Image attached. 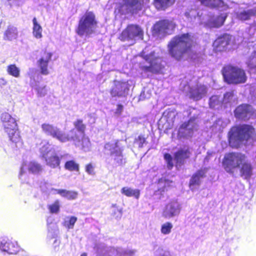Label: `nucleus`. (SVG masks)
Segmentation results:
<instances>
[{
  "mask_svg": "<svg viewBox=\"0 0 256 256\" xmlns=\"http://www.w3.org/2000/svg\"><path fill=\"white\" fill-rule=\"evenodd\" d=\"M80 256H87V254L86 252H84L81 254Z\"/></svg>",
  "mask_w": 256,
  "mask_h": 256,
  "instance_id": "50",
  "label": "nucleus"
},
{
  "mask_svg": "<svg viewBox=\"0 0 256 256\" xmlns=\"http://www.w3.org/2000/svg\"><path fill=\"white\" fill-rule=\"evenodd\" d=\"M219 103L218 97L216 96H212L209 100V104L210 107H214Z\"/></svg>",
  "mask_w": 256,
  "mask_h": 256,
  "instance_id": "44",
  "label": "nucleus"
},
{
  "mask_svg": "<svg viewBox=\"0 0 256 256\" xmlns=\"http://www.w3.org/2000/svg\"><path fill=\"white\" fill-rule=\"evenodd\" d=\"M36 92L39 96H44L47 94L46 86H38L36 88Z\"/></svg>",
  "mask_w": 256,
  "mask_h": 256,
  "instance_id": "43",
  "label": "nucleus"
},
{
  "mask_svg": "<svg viewBox=\"0 0 256 256\" xmlns=\"http://www.w3.org/2000/svg\"><path fill=\"white\" fill-rule=\"evenodd\" d=\"M140 69L144 73L150 72L152 74V70L150 64L149 66H142Z\"/></svg>",
  "mask_w": 256,
  "mask_h": 256,
  "instance_id": "45",
  "label": "nucleus"
},
{
  "mask_svg": "<svg viewBox=\"0 0 256 256\" xmlns=\"http://www.w3.org/2000/svg\"><path fill=\"white\" fill-rule=\"evenodd\" d=\"M119 140H117L114 142H108L105 144L104 149L110 152L112 164L114 168L123 166L126 163V159L122 154V149L119 146Z\"/></svg>",
  "mask_w": 256,
  "mask_h": 256,
  "instance_id": "8",
  "label": "nucleus"
},
{
  "mask_svg": "<svg viewBox=\"0 0 256 256\" xmlns=\"http://www.w3.org/2000/svg\"><path fill=\"white\" fill-rule=\"evenodd\" d=\"M32 22V34L36 38H40L42 37V28L40 24H38L36 18H33Z\"/></svg>",
  "mask_w": 256,
  "mask_h": 256,
  "instance_id": "30",
  "label": "nucleus"
},
{
  "mask_svg": "<svg viewBox=\"0 0 256 256\" xmlns=\"http://www.w3.org/2000/svg\"><path fill=\"white\" fill-rule=\"evenodd\" d=\"M129 90L128 82L114 80V86L110 88V93L112 97H126Z\"/></svg>",
  "mask_w": 256,
  "mask_h": 256,
  "instance_id": "15",
  "label": "nucleus"
},
{
  "mask_svg": "<svg viewBox=\"0 0 256 256\" xmlns=\"http://www.w3.org/2000/svg\"><path fill=\"white\" fill-rule=\"evenodd\" d=\"M224 81L229 84H238L246 82L247 76L245 70L232 64L224 66L222 70Z\"/></svg>",
  "mask_w": 256,
  "mask_h": 256,
  "instance_id": "5",
  "label": "nucleus"
},
{
  "mask_svg": "<svg viewBox=\"0 0 256 256\" xmlns=\"http://www.w3.org/2000/svg\"><path fill=\"white\" fill-rule=\"evenodd\" d=\"M77 221V218L74 216H72L70 218L69 220L64 222V226L68 228H73L74 225Z\"/></svg>",
  "mask_w": 256,
  "mask_h": 256,
  "instance_id": "39",
  "label": "nucleus"
},
{
  "mask_svg": "<svg viewBox=\"0 0 256 256\" xmlns=\"http://www.w3.org/2000/svg\"><path fill=\"white\" fill-rule=\"evenodd\" d=\"M50 151L48 144H44L40 148V152L42 158H44L46 164L52 168L58 167L60 164V159L59 156L56 154H53L48 157V153Z\"/></svg>",
  "mask_w": 256,
  "mask_h": 256,
  "instance_id": "16",
  "label": "nucleus"
},
{
  "mask_svg": "<svg viewBox=\"0 0 256 256\" xmlns=\"http://www.w3.org/2000/svg\"><path fill=\"white\" fill-rule=\"evenodd\" d=\"M246 158V156L242 153L228 152L224 156L222 160V165L228 173L234 174L236 170L240 167L242 162Z\"/></svg>",
  "mask_w": 256,
  "mask_h": 256,
  "instance_id": "7",
  "label": "nucleus"
},
{
  "mask_svg": "<svg viewBox=\"0 0 256 256\" xmlns=\"http://www.w3.org/2000/svg\"><path fill=\"white\" fill-rule=\"evenodd\" d=\"M226 18V16H218L214 21V25L216 28H219L222 26Z\"/></svg>",
  "mask_w": 256,
  "mask_h": 256,
  "instance_id": "38",
  "label": "nucleus"
},
{
  "mask_svg": "<svg viewBox=\"0 0 256 256\" xmlns=\"http://www.w3.org/2000/svg\"><path fill=\"white\" fill-rule=\"evenodd\" d=\"M146 138H145L143 135H140L134 140V142L136 143L139 148H142L144 144L146 142Z\"/></svg>",
  "mask_w": 256,
  "mask_h": 256,
  "instance_id": "41",
  "label": "nucleus"
},
{
  "mask_svg": "<svg viewBox=\"0 0 256 256\" xmlns=\"http://www.w3.org/2000/svg\"><path fill=\"white\" fill-rule=\"evenodd\" d=\"M8 82L6 80L2 78H0V88H2L3 86L7 84Z\"/></svg>",
  "mask_w": 256,
  "mask_h": 256,
  "instance_id": "47",
  "label": "nucleus"
},
{
  "mask_svg": "<svg viewBox=\"0 0 256 256\" xmlns=\"http://www.w3.org/2000/svg\"><path fill=\"white\" fill-rule=\"evenodd\" d=\"M0 120L4 132L7 134L9 140L16 147L22 146L24 142L16 120L8 112L2 113Z\"/></svg>",
  "mask_w": 256,
  "mask_h": 256,
  "instance_id": "3",
  "label": "nucleus"
},
{
  "mask_svg": "<svg viewBox=\"0 0 256 256\" xmlns=\"http://www.w3.org/2000/svg\"><path fill=\"white\" fill-rule=\"evenodd\" d=\"M41 128L46 134L56 138L61 142L72 141L77 144L80 141L74 128L71 129L68 134H65L60 128L48 123L42 124Z\"/></svg>",
  "mask_w": 256,
  "mask_h": 256,
  "instance_id": "4",
  "label": "nucleus"
},
{
  "mask_svg": "<svg viewBox=\"0 0 256 256\" xmlns=\"http://www.w3.org/2000/svg\"><path fill=\"white\" fill-rule=\"evenodd\" d=\"M176 0H153L152 4L158 10H165L175 2Z\"/></svg>",
  "mask_w": 256,
  "mask_h": 256,
  "instance_id": "26",
  "label": "nucleus"
},
{
  "mask_svg": "<svg viewBox=\"0 0 256 256\" xmlns=\"http://www.w3.org/2000/svg\"><path fill=\"white\" fill-rule=\"evenodd\" d=\"M73 124L75 128L83 135L81 138H79L80 140L79 143L76 144V142H74L75 145H80L82 148H84L86 146H88L90 142L89 138L84 134L86 125L83 123V120L82 119H77L74 122ZM78 137L80 136H78Z\"/></svg>",
  "mask_w": 256,
  "mask_h": 256,
  "instance_id": "18",
  "label": "nucleus"
},
{
  "mask_svg": "<svg viewBox=\"0 0 256 256\" xmlns=\"http://www.w3.org/2000/svg\"><path fill=\"white\" fill-rule=\"evenodd\" d=\"M209 3L210 4H208L207 7L210 8H218L222 7L224 4V2L222 0H210Z\"/></svg>",
  "mask_w": 256,
  "mask_h": 256,
  "instance_id": "36",
  "label": "nucleus"
},
{
  "mask_svg": "<svg viewBox=\"0 0 256 256\" xmlns=\"http://www.w3.org/2000/svg\"><path fill=\"white\" fill-rule=\"evenodd\" d=\"M228 94V93H226V94H224V96H226V94Z\"/></svg>",
  "mask_w": 256,
  "mask_h": 256,
  "instance_id": "51",
  "label": "nucleus"
},
{
  "mask_svg": "<svg viewBox=\"0 0 256 256\" xmlns=\"http://www.w3.org/2000/svg\"><path fill=\"white\" fill-rule=\"evenodd\" d=\"M206 93V86L202 84H197L190 88L189 90L190 98L195 100H200Z\"/></svg>",
  "mask_w": 256,
  "mask_h": 256,
  "instance_id": "21",
  "label": "nucleus"
},
{
  "mask_svg": "<svg viewBox=\"0 0 256 256\" xmlns=\"http://www.w3.org/2000/svg\"><path fill=\"white\" fill-rule=\"evenodd\" d=\"M173 226L170 222H166L162 225L160 231L164 234H169L172 230Z\"/></svg>",
  "mask_w": 256,
  "mask_h": 256,
  "instance_id": "35",
  "label": "nucleus"
},
{
  "mask_svg": "<svg viewBox=\"0 0 256 256\" xmlns=\"http://www.w3.org/2000/svg\"><path fill=\"white\" fill-rule=\"evenodd\" d=\"M28 169L30 172L33 174H38L42 170V166L36 162H30Z\"/></svg>",
  "mask_w": 256,
  "mask_h": 256,
  "instance_id": "34",
  "label": "nucleus"
},
{
  "mask_svg": "<svg viewBox=\"0 0 256 256\" xmlns=\"http://www.w3.org/2000/svg\"><path fill=\"white\" fill-rule=\"evenodd\" d=\"M192 154L190 148L188 147L180 148L174 153V157L176 161V166H181L184 164L186 160L189 159Z\"/></svg>",
  "mask_w": 256,
  "mask_h": 256,
  "instance_id": "19",
  "label": "nucleus"
},
{
  "mask_svg": "<svg viewBox=\"0 0 256 256\" xmlns=\"http://www.w3.org/2000/svg\"><path fill=\"white\" fill-rule=\"evenodd\" d=\"M0 249L9 254H15L19 251V246L16 242L3 240L0 244Z\"/></svg>",
  "mask_w": 256,
  "mask_h": 256,
  "instance_id": "22",
  "label": "nucleus"
},
{
  "mask_svg": "<svg viewBox=\"0 0 256 256\" xmlns=\"http://www.w3.org/2000/svg\"><path fill=\"white\" fill-rule=\"evenodd\" d=\"M192 118L184 122L178 128L177 136L178 138H186L192 137L196 130V124Z\"/></svg>",
  "mask_w": 256,
  "mask_h": 256,
  "instance_id": "14",
  "label": "nucleus"
},
{
  "mask_svg": "<svg viewBox=\"0 0 256 256\" xmlns=\"http://www.w3.org/2000/svg\"><path fill=\"white\" fill-rule=\"evenodd\" d=\"M176 28V24L168 20H162L156 22L152 27V34L154 36L162 34L164 36L173 33Z\"/></svg>",
  "mask_w": 256,
  "mask_h": 256,
  "instance_id": "11",
  "label": "nucleus"
},
{
  "mask_svg": "<svg viewBox=\"0 0 256 256\" xmlns=\"http://www.w3.org/2000/svg\"><path fill=\"white\" fill-rule=\"evenodd\" d=\"M230 41L231 36L228 34H224L218 36L214 42V48L216 52L224 51L230 44Z\"/></svg>",
  "mask_w": 256,
  "mask_h": 256,
  "instance_id": "17",
  "label": "nucleus"
},
{
  "mask_svg": "<svg viewBox=\"0 0 256 256\" xmlns=\"http://www.w3.org/2000/svg\"><path fill=\"white\" fill-rule=\"evenodd\" d=\"M53 54L52 52L46 48L41 50L40 58L37 61V64L41 74L46 76L50 74L48 64L52 60Z\"/></svg>",
  "mask_w": 256,
  "mask_h": 256,
  "instance_id": "12",
  "label": "nucleus"
},
{
  "mask_svg": "<svg viewBox=\"0 0 256 256\" xmlns=\"http://www.w3.org/2000/svg\"><path fill=\"white\" fill-rule=\"evenodd\" d=\"M164 158L166 162L168 169H172L174 165L172 156L170 154L166 153L164 154Z\"/></svg>",
  "mask_w": 256,
  "mask_h": 256,
  "instance_id": "40",
  "label": "nucleus"
},
{
  "mask_svg": "<svg viewBox=\"0 0 256 256\" xmlns=\"http://www.w3.org/2000/svg\"><path fill=\"white\" fill-rule=\"evenodd\" d=\"M144 0H123V3H118L116 6L114 14L116 15H124L128 13L133 14L141 9Z\"/></svg>",
  "mask_w": 256,
  "mask_h": 256,
  "instance_id": "10",
  "label": "nucleus"
},
{
  "mask_svg": "<svg viewBox=\"0 0 256 256\" xmlns=\"http://www.w3.org/2000/svg\"><path fill=\"white\" fill-rule=\"evenodd\" d=\"M198 2H200L201 4L204 6H207L208 4H210V3L209 2H210V0H196Z\"/></svg>",
  "mask_w": 256,
  "mask_h": 256,
  "instance_id": "48",
  "label": "nucleus"
},
{
  "mask_svg": "<svg viewBox=\"0 0 256 256\" xmlns=\"http://www.w3.org/2000/svg\"><path fill=\"white\" fill-rule=\"evenodd\" d=\"M234 112V116L237 119L242 121H247L253 116L254 110L251 105L242 104L238 106Z\"/></svg>",
  "mask_w": 256,
  "mask_h": 256,
  "instance_id": "13",
  "label": "nucleus"
},
{
  "mask_svg": "<svg viewBox=\"0 0 256 256\" xmlns=\"http://www.w3.org/2000/svg\"><path fill=\"white\" fill-rule=\"evenodd\" d=\"M240 168V176L244 179H250L252 174V164L246 160L242 162Z\"/></svg>",
  "mask_w": 256,
  "mask_h": 256,
  "instance_id": "23",
  "label": "nucleus"
},
{
  "mask_svg": "<svg viewBox=\"0 0 256 256\" xmlns=\"http://www.w3.org/2000/svg\"><path fill=\"white\" fill-rule=\"evenodd\" d=\"M180 211V204L176 201H172L166 206L162 216L165 218H170L178 215Z\"/></svg>",
  "mask_w": 256,
  "mask_h": 256,
  "instance_id": "20",
  "label": "nucleus"
},
{
  "mask_svg": "<svg viewBox=\"0 0 256 256\" xmlns=\"http://www.w3.org/2000/svg\"><path fill=\"white\" fill-rule=\"evenodd\" d=\"M123 106L122 104H118L117 108L115 111V114L117 116H120L123 110Z\"/></svg>",
  "mask_w": 256,
  "mask_h": 256,
  "instance_id": "46",
  "label": "nucleus"
},
{
  "mask_svg": "<svg viewBox=\"0 0 256 256\" xmlns=\"http://www.w3.org/2000/svg\"><path fill=\"white\" fill-rule=\"evenodd\" d=\"M18 30L14 26H8L4 32V38L6 40H12L18 36Z\"/></svg>",
  "mask_w": 256,
  "mask_h": 256,
  "instance_id": "29",
  "label": "nucleus"
},
{
  "mask_svg": "<svg viewBox=\"0 0 256 256\" xmlns=\"http://www.w3.org/2000/svg\"><path fill=\"white\" fill-rule=\"evenodd\" d=\"M134 253H135V250H128L126 252V254L130 255V256L134 254Z\"/></svg>",
  "mask_w": 256,
  "mask_h": 256,
  "instance_id": "49",
  "label": "nucleus"
},
{
  "mask_svg": "<svg viewBox=\"0 0 256 256\" xmlns=\"http://www.w3.org/2000/svg\"><path fill=\"white\" fill-rule=\"evenodd\" d=\"M57 193L62 196L67 198L68 200H73L77 198L78 193L74 190H68L64 189H58L56 190Z\"/></svg>",
  "mask_w": 256,
  "mask_h": 256,
  "instance_id": "28",
  "label": "nucleus"
},
{
  "mask_svg": "<svg viewBox=\"0 0 256 256\" xmlns=\"http://www.w3.org/2000/svg\"><path fill=\"white\" fill-rule=\"evenodd\" d=\"M144 36V30L139 25L128 24L120 34L118 38L122 42H135L136 38L142 40Z\"/></svg>",
  "mask_w": 256,
  "mask_h": 256,
  "instance_id": "9",
  "label": "nucleus"
},
{
  "mask_svg": "<svg viewBox=\"0 0 256 256\" xmlns=\"http://www.w3.org/2000/svg\"><path fill=\"white\" fill-rule=\"evenodd\" d=\"M97 25L98 22L94 14L92 12L87 11L80 18L76 32L80 36L90 35L94 32V29Z\"/></svg>",
  "mask_w": 256,
  "mask_h": 256,
  "instance_id": "6",
  "label": "nucleus"
},
{
  "mask_svg": "<svg viewBox=\"0 0 256 256\" xmlns=\"http://www.w3.org/2000/svg\"><path fill=\"white\" fill-rule=\"evenodd\" d=\"M194 43V36L190 33L176 34L168 43V54L174 60L182 61L192 50Z\"/></svg>",
  "mask_w": 256,
  "mask_h": 256,
  "instance_id": "1",
  "label": "nucleus"
},
{
  "mask_svg": "<svg viewBox=\"0 0 256 256\" xmlns=\"http://www.w3.org/2000/svg\"><path fill=\"white\" fill-rule=\"evenodd\" d=\"M121 193L128 197H134L138 200L140 196V190L138 189H132L131 188L124 186L122 188Z\"/></svg>",
  "mask_w": 256,
  "mask_h": 256,
  "instance_id": "27",
  "label": "nucleus"
},
{
  "mask_svg": "<svg viewBox=\"0 0 256 256\" xmlns=\"http://www.w3.org/2000/svg\"><path fill=\"white\" fill-rule=\"evenodd\" d=\"M7 72L9 74L15 78H18L20 74L19 68L14 64H10L8 66Z\"/></svg>",
  "mask_w": 256,
  "mask_h": 256,
  "instance_id": "32",
  "label": "nucleus"
},
{
  "mask_svg": "<svg viewBox=\"0 0 256 256\" xmlns=\"http://www.w3.org/2000/svg\"><path fill=\"white\" fill-rule=\"evenodd\" d=\"M206 176V172L204 170H198L195 173H194L189 182L190 187L198 186L200 184V178H204Z\"/></svg>",
  "mask_w": 256,
  "mask_h": 256,
  "instance_id": "25",
  "label": "nucleus"
},
{
  "mask_svg": "<svg viewBox=\"0 0 256 256\" xmlns=\"http://www.w3.org/2000/svg\"><path fill=\"white\" fill-rule=\"evenodd\" d=\"M86 172L89 174L94 175L95 174L94 166L92 163H88L85 166Z\"/></svg>",
  "mask_w": 256,
  "mask_h": 256,
  "instance_id": "42",
  "label": "nucleus"
},
{
  "mask_svg": "<svg viewBox=\"0 0 256 256\" xmlns=\"http://www.w3.org/2000/svg\"><path fill=\"white\" fill-rule=\"evenodd\" d=\"M64 168L70 172H78L80 171L79 164L73 160L66 161L64 164Z\"/></svg>",
  "mask_w": 256,
  "mask_h": 256,
  "instance_id": "31",
  "label": "nucleus"
},
{
  "mask_svg": "<svg viewBox=\"0 0 256 256\" xmlns=\"http://www.w3.org/2000/svg\"><path fill=\"white\" fill-rule=\"evenodd\" d=\"M150 64L152 70V74H158L160 73L164 68L160 62H158L154 60L150 61Z\"/></svg>",
  "mask_w": 256,
  "mask_h": 256,
  "instance_id": "33",
  "label": "nucleus"
},
{
  "mask_svg": "<svg viewBox=\"0 0 256 256\" xmlns=\"http://www.w3.org/2000/svg\"><path fill=\"white\" fill-rule=\"evenodd\" d=\"M236 18L240 21L250 20L252 18L256 17V8L248 9L238 12L236 14Z\"/></svg>",
  "mask_w": 256,
  "mask_h": 256,
  "instance_id": "24",
  "label": "nucleus"
},
{
  "mask_svg": "<svg viewBox=\"0 0 256 256\" xmlns=\"http://www.w3.org/2000/svg\"><path fill=\"white\" fill-rule=\"evenodd\" d=\"M48 208L50 213H58L60 211V204L58 200H56L52 204L48 206Z\"/></svg>",
  "mask_w": 256,
  "mask_h": 256,
  "instance_id": "37",
  "label": "nucleus"
},
{
  "mask_svg": "<svg viewBox=\"0 0 256 256\" xmlns=\"http://www.w3.org/2000/svg\"><path fill=\"white\" fill-rule=\"evenodd\" d=\"M255 130L250 125L242 124L232 126L228 134V144L232 148H238L244 142L251 139Z\"/></svg>",
  "mask_w": 256,
  "mask_h": 256,
  "instance_id": "2",
  "label": "nucleus"
}]
</instances>
